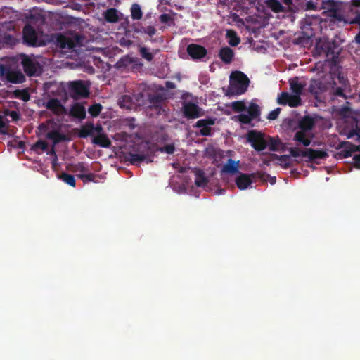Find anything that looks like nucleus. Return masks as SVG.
<instances>
[{
	"mask_svg": "<svg viewBox=\"0 0 360 360\" xmlns=\"http://www.w3.org/2000/svg\"><path fill=\"white\" fill-rule=\"evenodd\" d=\"M10 116L12 118L13 120H18L20 118L19 114L15 111H11L10 113Z\"/></svg>",
	"mask_w": 360,
	"mask_h": 360,
	"instance_id": "nucleus-59",
	"label": "nucleus"
},
{
	"mask_svg": "<svg viewBox=\"0 0 360 360\" xmlns=\"http://www.w3.org/2000/svg\"><path fill=\"white\" fill-rule=\"evenodd\" d=\"M215 119L209 117L201 119L196 122L193 125L195 128H200L199 134L203 136H210L212 134L211 126L215 124Z\"/></svg>",
	"mask_w": 360,
	"mask_h": 360,
	"instance_id": "nucleus-10",
	"label": "nucleus"
},
{
	"mask_svg": "<svg viewBox=\"0 0 360 360\" xmlns=\"http://www.w3.org/2000/svg\"><path fill=\"white\" fill-rule=\"evenodd\" d=\"M5 123L4 122V119L2 117V116L0 115V133L3 134H6V131L4 130V129L5 128Z\"/></svg>",
	"mask_w": 360,
	"mask_h": 360,
	"instance_id": "nucleus-57",
	"label": "nucleus"
},
{
	"mask_svg": "<svg viewBox=\"0 0 360 360\" xmlns=\"http://www.w3.org/2000/svg\"><path fill=\"white\" fill-rule=\"evenodd\" d=\"M46 108L56 115L67 114L66 108L58 98L49 99L46 104Z\"/></svg>",
	"mask_w": 360,
	"mask_h": 360,
	"instance_id": "nucleus-12",
	"label": "nucleus"
},
{
	"mask_svg": "<svg viewBox=\"0 0 360 360\" xmlns=\"http://www.w3.org/2000/svg\"><path fill=\"white\" fill-rule=\"evenodd\" d=\"M290 155L294 158L303 157L305 150H300L299 148L291 147L289 148Z\"/></svg>",
	"mask_w": 360,
	"mask_h": 360,
	"instance_id": "nucleus-49",
	"label": "nucleus"
},
{
	"mask_svg": "<svg viewBox=\"0 0 360 360\" xmlns=\"http://www.w3.org/2000/svg\"><path fill=\"white\" fill-rule=\"evenodd\" d=\"M129 160L132 165H136L144 160L152 162V160L144 154L130 153L129 154Z\"/></svg>",
	"mask_w": 360,
	"mask_h": 360,
	"instance_id": "nucleus-29",
	"label": "nucleus"
},
{
	"mask_svg": "<svg viewBox=\"0 0 360 360\" xmlns=\"http://www.w3.org/2000/svg\"><path fill=\"white\" fill-rule=\"evenodd\" d=\"M345 89L344 87H342V86L335 88V90H334L335 96H339V97H342V98H347V96L344 94V90Z\"/></svg>",
	"mask_w": 360,
	"mask_h": 360,
	"instance_id": "nucleus-52",
	"label": "nucleus"
},
{
	"mask_svg": "<svg viewBox=\"0 0 360 360\" xmlns=\"http://www.w3.org/2000/svg\"><path fill=\"white\" fill-rule=\"evenodd\" d=\"M290 89L293 94H290L288 92L283 91L278 95L277 103L282 105H289L291 108H296L302 104V99L300 98L302 91L306 86L304 82H300V79L295 77L289 80Z\"/></svg>",
	"mask_w": 360,
	"mask_h": 360,
	"instance_id": "nucleus-2",
	"label": "nucleus"
},
{
	"mask_svg": "<svg viewBox=\"0 0 360 360\" xmlns=\"http://www.w3.org/2000/svg\"><path fill=\"white\" fill-rule=\"evenodd\" d=\"M267 147L271 151H279L283 149V144L278 136L272 137L268 136L267 139Z\"/></svg>",
	"mask_w": 360,
	"mask_h": 360,
	"instance_id": "nucleus-21",
	"label": "nucleus"
},
{
	"mask_svg": "<svg viewBox=\"0 0 360 360\" xmlns=\"http://www.w3.org/2000/svg\"><path fill=\"white\" fill-rule=\"evenodd\" d=\"M359 119H360V113H359ZM354 134H355L356 135H357V136H358V137H359V138H360V128H359L358 126H356V129H354Z\"/></svg>",
	"mask_w": 360,
	"mask_h": 360,
	"instance_id": "nucleus-62",
	"label": "nucleus"
},
{
	"mask_svg": "<svg viewBox=\"0 0 360 360\" xmlns=\"http://www.w3.org/2000/svg\"><path fill=\"white\" fill-rule=\"evenodd\" d=\"M247 141L251 146L258 152L262 151L267 148V140L265 138L264 133L257 131L250 130L246 134Z\"/></svg>",
	"mask_w": 360,
	"mask_h": 360,
	"instance_id": "nucleus-4",
	"label": "nucleus"
},
{
	"mask_svg": "<svg viewBox=\"0 0 360 360\" xmlns=\"http://www.w3.org/2000/svg\"><path fill=\"white\" fill-rule=\"evenodd\" d=\"M71 171L72 172H80L81 174L89 172V167L83 162H79L77 164L72 165Z\"/></svg>",
	"mask_w": 360,
	"mask_h": 360,
	"instance_id": "nucleus-34",
	"label": "nucleus"
},
{
	"mask_svg": "<svg viewBox=\"0 0 360 360\" xmlns=\"http://www.w3.org/2000/svg\"><path fill=\"white\" fill-rule=\"evenodd\" d=\"M266 7L274 13H281L285 11V8L278 0H266Z\"/></svg>",
	"mask_w": 360,
	"mask_h": 360,
	"instance_id": "nucleus-28",
	"label": "nucleus"
},
{
	"mask_svg": "<svg viewBox=\"0 0 360 360\" xmlns=\"http://www.w3.org/2000/svg\"><path fill=\"white\" fill-rule=\"evenodd\" d=\"M160 20L162 23H167L172 20V18L169 14L164 13L160 15Z\"/></svg>",
	"mask_w": 360,
	"mask_h": 360,
	"instance_id": "nucleus-54",
	"label": "nucleus"
},
{
	"mask_svg": "<svg viewBox=\"0 0 360 360\" xmlns=\"http://www.w3.org/2000/svg\"><path fill=\"white\" fill-rule=\"evenodd\" d=\"M222 172L234 174L238 171V162H236L232 159H229L227 162L223 166L221 169Z\"/></svg>",
	"mask_w": 360,
	"mask_h": 360,
	"instance_id": "nucleus-24",
	"label": "nucleus"
},
{
	"mask_svg": "<svg viewBox=\"0 0 360 360\" xmlns=\"http://www.w3.org/2000/svg\"><path fill=\"white\" fill-rule=\"evenodd\" d=\"M136 105L134 98L130 95H122L119 99V105L121 108L130 110Z\"/></svg>",
	"mask_w": 360,
	"mask_h": 360,
	"instance_id": "nucleus-23",
	"label": "nucleus"
},
{
	"mask_svg": "<svg viewBox=\"0 0 360 360\" xmlns=\"http://www.w3.org/2000/svg\"><path fill=\"white\" fill-rule=\"evenodd\" d=\"M134 99H135L136 102L140 104L141 99L143 98V94L142 93H139L136 95H134Z\"/></svg>",
	"mask_w": 360,
	"mask_h": 360,
	"instance_id": "nucleus-58",
	"label": "nucleus"
},
{
	"mask_svg": "<svg viewBox=\"0 0 360 360\" xmlns=\"http://www.w3.org/2000/svg\"><path fill=\"white\" fill-rule=\"evenodd\" d=\"M68 91L75 98L87 97L89 94L88 86L82 80L70 82L68 84Z\"/></svg>",
	"mask_w": 360,
	"mask_h": 360,
	"instance_id": "nucleus-7",
	"label": "nucleus"
},
{
	"mask_svg": "<svg viewBox=\"0 0 360 360\" xmlns=\"http://www.w3.org/2000/svg\"><path fill=\"white\" fill-rule=\"evenodd\" d=\"M139 53L141 57L146 59L147 61L150 62L153 59V53L150 52L148 49L145 46H141L139 49Z\"/></svg>",
	"mask_w": 360,
	"mask_h": 360,
	"instance_id": "nucleus-43",
	"label": "nucleus"
},
{
	"mask_svg": "<svg viewBox=\"0 0 360 360\" xmlns=\"http://www.w3.org/2000/svg\"><path fill=\"white\" fill-rule=\"evenodd\" d=\"M360 9V0H352L350 11Z\"/></svg>",
	"mask_w": 360,
	"mask_h": 360,
	"instance_id": "nucleus-53",
	"label": "nucleus"
},
{
	"mask_svg": "<svg viewBox=\"0 0 360 360\" xmlns=\"http://www.w3.org/2000/svg\"><path fill=\"white\" fill-rule=\"evenodd\" d=\"M102 108L100 103H94L89 106L88 112L92 117H97L101 113Z\"/></svg>",
	"mask_w": 360,
	"mask_h": 360,
	"instance_id": "nucleus-40",
	"label": "nucleus"
},
{
	"mask_svg": "<svg viewBox=\"0 0 360 360\" xmlns=\"http://www.w3.org/2000/svg\"><path fill=\"white\" fill-rule=\"evenodd\" d=\"M22 65L24 72L27 75L30 77L36 75L37 69L39 68V63L37 62H34L27 56H25L22 60Z\"/></svg>",
	"mask_w": 360,
	"mask_h": 360,
	"instance_id": "nucleus-14",
	"label": "nucleus"
},
{
	"mask_svg": "<svg viewBox=\"0 0 360 360\" xmlns=\"http://www.w3.org/2000/svg\"><path fill=\"white\" fill-rule=\"evenodd\" d=\"M104 18L108 22H116L119 20L117 11L115 8H108L104 13Z\"/></svg>",
	"mask_w": 360,
	"mask_h": 360,
	"instance_id": "nucleus-30",
	"label": "nucleus"
},
{
	"mask_svg": "<svg viewBox=\"0 0 360 360\" xmlns=\"http://www.w3.org/2000/svg\"><path fill=\"white\" fill-rule=\"evenodd\" d=\"M231 108L234 112H243L247 110V106L244 101H234L231 104Z\"/></svg>",
	"mask_w": 360,
	"mask_h": 360,
	"instance_id": "nucleus-42",
	"label": "nucleus"
},
{
	"mask_svg": "<svg viewBox=\"0 0 360 360\" xmlns=\"http://www.w3.org/2000/svg\"><path fill=\"white\" fill-rule=\"evenodd\" d=\"M356 166L360 168V154H356L353 157Z\"/></svg>",
	"mask_w": 360,
	"mask_h": 360,
	"instance_id": "nucleus-61",
	"label": "nucleus"
},
{
	"mask_svg": "<svg viewBox=\"0 0 360 360\" xmlns=\"http://www.w3.org/2000/svg\"><path fill=\"white\" fill-rule=\"evenodd\" d=\"M315 124L314 120L309 115L304 116L299 120L297 129L312 133V129Z\"/></svg>",
	"mask_w": 360,
	"mask_h": 360,
	"instance_id": "nucleus-17",
	"label": "nucleus"
},
{
	"mask_svg": "<svg viewBox=\"0 0 360 360\" xmlns=\"http://www.w3.org/2000/svg\"><path fill=\"white\" fill-rule=\"evenodd\" d=\"M123 123H135L134 118H127L122 121Z\"/></svg>",
	"mask_w": 360,
	"mask_h": 360,
	"instance_id": "nucleus-63",
	"label": "nucleus"
},
{
	"mask_svg": "<svg viewBox=\"0 0 360 360\" xmlns=\"http://www.w3.org/2000/svg\"><path fill=\"white\" fill-rule=\"evenodd\" d=\"M307 10H315L316 6L313 3V1H308L306 4Z\"/></svg>",
	"mask_w": 360,
	"mask_h": 360,
	"instance_id": "nucleus-60",
	"label": "nucleus"
},
{
	"mask_svg": "<svg viewBox=\"0 0 360 360\" xmlns=\"http://www.w3.org/2000/svg\"><path fill=\"white\" fill-rule=\"evenodd\" d=\"M186 51L193 60H201L207 53V49L204 46L196 44L188 45Z\"/></svg>",
	"mask_w": 360,
	"mask_h": 360,
	"instance_id": "nucleus-11",
	"label": "nucleus"
},
{
	"mask_svg": "<svg viewBox=\"0 0 360 360\" xmlns=\"http://www.w3.org/2000/svg\"><path fill=\"white\" fill-rule=\"evenodd\" d=\"M344 41L340 37H335L330 41L328 38H321L316 42L315 50L318 55L324 56L328 59L331 71H337V79L339 84L347 89L349 87V82L343 73L340 70L339 55L342 51L341 44Z\"/></svg>",
	"mask_w": 360,
	"mask_h": 360,
	"instance_id": "nucleus-1",
	"label": "nucleus"
},
{
	"mask_svg": "<svg viewBox=\"0 0 360 360\" xmlns=\"http://www.w3.org/2000/svg\"><path fill=\"white\" fill-rule=\"evenodd\" d=\"M281 108H277L274 109V110L271 111L269 114L267 116V118L270 120H274L278 118L280 112H281Z\"/></svg>",
	"mask_w": 360,
	"mask_h": 360,
	"instance_id": "nucleus-50",
	"label": "nucleus"
},
{
	"mask_svg": "<svg viewBox=\"0 0 360 360\" xmlns=\"http://www.w3.org/2000/svg\"><path fill=\"white\" fill-rule=\"evenodd\" d=\"M46 137L49 139L52 140L54 144H57L67 140L66 136L57 130L50 131L47 133Z\"/></svg>",
	"mask_w": 360,
	"mask_h": 360,
	"instance_id": "nucleus-26",
	"label": "nucleus"
},
{
	"mask_svg": "<svg viewBox=\"0 0 360 360\" xmlns=\"http://www.w3.org/2000/svg\"><path fill=\"white\" fill-rule=\"evenodd\" d=\"M248 114L250 115L253 119H257L259 117L261 110L259 106L255 103H250L248 108H247Z\"/></svg>",
	"mask_w": 360,
	"mask_h": 360,
	"instance_id": "nucleus-31",
	"label": "nucleus"
},
{
	"mask_svg": "<svg viewBox=\"0 0 360 360\" xmlns=\"http://www.w3.org/2000/svg\"><path fill=\"white\" fill-rule=\"evenodd\" d=\"M184 116L187 119H196L203 115V110L197 104L184 102L182 108Z\"/></svg>",
	"mask_w": 360,
	"mask_h": 360,
	"instance_id": "nucleus-9",
	"label": "nucleus"
},
{
	"mask_svg": "<svg viewBox=\"0 0 360 360\" xmlns=\"http://www.w3.org/2000/svg\"><path fill=\"white\" fill-rule=\"evenodd\" d=\"M313 138V133H308L307 131L297 129V131L294 135L293 140L298 143L307 147L311 144Z\"/></svg>",
	"mask_w": 360,
	"mask_h": 360,
	"instance_id": "nucleus-13",
	"label": "nucleus"
},
{
	"mask_svg": "<svg viewBox=\"0 0 360 360\" xmlns=\"http://www.w3.org/2000/svg\"><path fill=\"white\" fill-rule=\"evenodd\" d=\"M158 150L167 154H173L175 151V146L174 143L165 145L163 147H160Z\"/></svg>",
	"mask_w": 360,
	"mask_h": 360,
	"instance_id": "nucleus-48",
	"label": "nucleus"
},
{
	"mask_svg": "<svg viewBox=\"0 0 360 360\" xmlns=\"http://www.w3.org/2000/svg\"><path fill=\"white\" fill-rule=\"evenodd\" d=\"M266 177H269V174L263 172H258L250 174L240 173L239 176L236 179V184L239 189L245 190L252 183V178H257L262 181H266Z\"/></svg>",
	"mask_w": 360,
	"mask_h": 360,
	"instance_id": "nucleus-5",
	"label": "nucleus"
},
{
	"mask_svg": "<svg viewBox=\"0 0 360 360\" xmlns=\"http://www.w3.org/2000/svg\"><path fill=\"white\" fill-rule=\"evenodd\" d=\"M103 129L100 124H97L96 126H94L93 124V129H92V135L93 137L98 134H103Z\"/></svg>",
	"mask_w": 360,
	"mask_h": 360,
	"instance_id": "nucleus-51",
	"label": "nucleus"
},
{
	"mask_svg": "<svg viewBox=\"0 0 360 360\" xmlns=\"http://www.w3.org/2000/svg\"><path fill=\"white\" fill-rule=\"evenodd\" d=\"M128 63H129V60L127 58H121L118 60V62L117 63V67L122 68V67L127 66Z\"/></svg>",
	"mask_w": 360,
	"mask_h": 360,
	"instance_id": "nucleus-55",
	"label": "nucleus"
},
{
	"mask_svg": "<svg viewBox=\"0 0 360 360\" xmlns=\"http://www.w3.org/2000/svg\"><path fill=\"white\" fill-rule=\"evenodd\" d=\"M59 179L63 180L65 183H66L67 184H68L72 187L75 186L76 181H75L74 176L72 174L63 172L59 176Z\"/></svg>",
	"mask_w": 360,
	"mask_h": 360,
	"instance_id": "nucleus-38",
	"label": "nucleus"
},
{
	"mask_svg": "<svg viewBox=\"0 0 360 360\" xmlns=\"http://www.w3.org/2000/svg\"><path fill=\"white\" fill-rule=\"evenodd\" d=\"M274 156L276 160L281 162V165L284 167L287 168L290 166V157L288 155H278L274 154Z\"/></svg>",
	"mask_w": 360,
	"mask_h": 360,
	"instance_id": "nucleus-41",
	"label": "nucleus"
},
{
	"mask_svg": "<svg viewBox=\"0 0 360 360\" xmlns=\"http://www.w3.org/2000/svg\"><path fill=\"white\" fill-rule=\"evenodd\" d=\"M304 153V158H307L309 162H317V160L326 159L328 157L327 152L321 150H314L312 148H306Z\"/></svg>",
	"mask_w": 360,
	"mask_h": 360,
	"instance_id": "nucleus-15",
	"label": "nucleus"
},
{
	"mask_svg": "<svg viewBox=\"0 0 360 360\" xmlns=\"http://www.w3.org/2000/svg\"><path fill=\"white\" fill-rule=\"evenodd\" d=\"M6 78L9 82L13 84L22 83L25 80V77L22 73L17 71H9Z\"/></svg>",
	"mask_w": 360,
	"mask_h": 360,
	"instance_id": "nucleus-27",
	"label": "nucleus"
},
{
	"mask_svg": "<svg viewBox=\"0 0 360 360\" xmlns=\"http://www.w3.org/2000/svg\"><path fill=\"white\" fill-rule=\"evenodd\" d=\"M92 143L103 148H109L111 145V141L105 134L94 136Z\"/></svg>",
	"mask_w": 360,
	"mask_h": 360,
	"instance_id": "nucleus-22",
	"label": "nucleus"
},
{
	"mask_svg": "<svg viewBox=\"0 0 360 360\" xmlns=\"http://www.w3.org/2000/svg\"><path fill=\"white\" fill-rule=\"evenodd\" d=\"M355 41L360 44V32L358 33L355 37Z\"/></svg>",
	"mask_w": 360,
	"mask_h": 360,
	"instance_id": "nucleus-64",
	"label": "nucleus"
},
{
	"mask_svg": "<svg viewBox=\"0 0 360 360\" xmlns=\"http://www.w3.org/2000/svg\"><path fill=\"white\" fill-rule=\"evenodd\" d=\"M77 176L84 183L94 181L96 177L95 174L93 173L79 174H77Z\"/></svg>",
	"mask_w": 360,
	"mask_h": 360,
	"instance_id": "nucleus-47",
	"label": "nucleus"
},
{
	"mask_svg": "<svg viewBox=\"0 0 360 360\" xmlns=\"http://www.w3.org/2000/svg\"><path fill=\"white\" fill-rule=\"evenodd\" d=\"M70 115L79 119L83 120L86 117V109L82 103H75L70 109Z\"/></svg>",
	"mask_w": 360,
	"mask_h": 360,
	"instance_id": "nucleus-18",
	"label": "nucleus"
},
{
	"mask_svg": "<svg viewBox=\"0 0 360 360\" xmlns=\"http://www.w3.org/2000/svg\"><path fill=\"white\" fill-rule=\"evenodd\" d=\"M148 101L151 106L154 107L158 112L160 113V110H162V103L164 101V98L160 94H150L148 96Z\"/></svg>",
	"mask_w": 360,
	"mask_h": 360,
	"instance_id": "nucleus-25",
	"label": "nucleus"
},
{
	"mask_svg": "<svg viewBox=\"0 0 360 360\" xmlns=\"http://www.w3.org/2000/svg\"><path fill=\"white\" fill-rule=\"evenodd\" d=\"M131 15L134 20H140L143 16L141 6L138 4H133L131 7Z\"/></svg>",
	"mask_w": 360,
	"mask_h": 360,
	"instance_id": "nucleus-33",
	"label": "nucleus"
},
{
	"mask_svg": "<svg viewBox=\"0 0 360 360\" xmlns=\"http://www.w3.org/2000/svg\"><path fill=\"white\" fill-rule=\"evenodd\" d=\"M13 95L15 98H20L25 102H27L30 99V93L27 89L15 90L13 92Z\"/></svg>",
	"mask_w": 360,
	"mask_h": 360,
	"instance_id": "nucleus-35",
	"label": "nucleus"
},
{
	"mask_svg": "<svg viewBox=\"0 0 360 360\" xmlns=\"http://www.w3.org/2000/svg\"><path fill=\"white\" fill-rule=\"evenodd\" d=\"M195 184L198 187L205 186L208 183V180L202 170H198L196 174Z\"/></svg>",
	"mask_w": 360,
	"mask_h": 360,
	"instance_id": "nucleus-32",
	"label": "nucleus"
},
{
	"mask_svg": "<svg viewBox=\"0 0 360 360\" xmlns=\"http://www.w3.org/2000/svg\"><path fill=\"white\" fill-rule=\"evenodd\" d=\"M325 90L326 86L319 79L311 80L309 91L316 100L319 98V95Z\"/></svg>",
	"mask_w": 360,
	"mask_h": 360,
	"instance_id": "nucleus-16",
	"label": "nucleus"
},
{
	"mask_svg": "<svg viewBox=\"0 0 360 360\" xmlns=\"http://www.w3.org/2000/svg\"><path fill=\"white\" fill-rule=\"evenodd\" d=\"M93 124H88L83 126L79 131V136L86 138L87 136H93L92 135Z\"/></svg>",
	"mask_w": 360,
	"mask_h": 360,
	"instance_id": "nucleus-39",
	"label": "nucleus"
},
{
	"mask_svg": "<svg viewBox=\"0 0 360 360\" xmlns=\"http://www.w3.org/2000/svg\"><path fill=\"white\" fill-rule=\"evenodd\" d=\"M227 37L229 38V44L232 46H236L239 44L240 39L237 36L236 32L233 30H228Z\"/></svg>",
	"mask_w": 360,
	"mask_h": 360,
	"instance_id": "nucleus-36",
	"label": "nucleus"
},
{
	"mask_svg": "<svg viewBox=\"0 0 360 360\" xmlns=\"http://www.w3.org/2000/svg\"><path fill=\"white\" fill-rule=\"evenodd\" d=\"M350 23L357 24L360 25V9H356L354 11H350Z\"/></svg>",
	"mask_w": 360,
	"mask_h": 360,
	"instance_id": "nucleus-44",
	"label": "nucleus"
},
{
	"mask_svg": "<svg viewBox=\"0 0 360 360\" xmlns=\"http://www.w3.org/2000/svg\"><path fill=\"white\" fill-rule=\"evenodd\" d=\"M339 148H342V150L338 153V155L341 158H347L351 156L353 151L359 150V146L352 145L348 141L340 143Z\"/></svg>",
	"mask_w": 360,
	"mask_h": 360,
	"instance_id": "nucleus-19",
	"label": "nucleus"
},
{
	"mask_svg": "<svg viewBox=\"0 0 360 360\" xmlns=\"http://www.w3.org/2000/svg\"><path fill=\"white\" fill-rule=\"evenodd\" d=\"M136 32H143L150 37H153L157 32L156 29L153 26L142 27L140 30H136Z\"/></svg>",
	"mask_w": 360,
	"mask_h": 360,
	"instance_id": "nucleus-46",
	"label": "nucleus"
},
{
	"mask_svg": "<svg viewBox=\"0 0 360 360\" xmlns=\"http://www.w3.org/2000/svg\"><path fill=\"white\" fill-rule=\"evenodd\" d=\"M236 120L243 124H249L254 120L250 115L248 114H240L236 117Z\"/></svg>",
	"mask_w": 360,
	"mask_h": 360,
	"instance_id": "nucleus-45",
	"label": "nucleus"
},
{
	"mask_svg": "<svg viewBox=\"0 0 360 360\" xmlns=\"http://www.w3.org/2000/svg\"><path fill=\"white\" fill-rule=\"evenodd\" d=\"M9 72V70L6 68V67L3 65L0 64V76L3 77L6 75L7 77V74Z\"/></svg>",
	"mask_w": 360,
	"mask_h": 360,
	"instance_id": "nucleus-56",
	"label": "nucleus"
},
{
	"mask_svg": "<svg viewBox=\"0 0 360 360\" xmlns=\"http://www.w3.org/2000/svg\"><path fill=\"white\" fill-rule=\"evenodd\" d=\"M249 84L250 79L245 73L238 70L234 71L230 75V83L226 95L233 96L243 94Z\"/></svg>",
	"mask_w": 360,
	"mask_h": 360,
	"instance_id": "nucleus-3",
	"label": "nucleus"
},
{
	"mask_svg": "<svg viewBox=\"0 0 360 360\" xmlns=\"http://www.w3.org/2000/svg\"><path fill=\"white\" fill-rule=\"evenodd\" d=\"M23 41L30 46H40L42 43L39 40L34 28L30 25H26L22 30Z\"/></svg>",
	"mask_w": 360,
	"mask_h": 360,
	"instance_id": "nucleus-8",
	"label": "nucleus"
},
{
	"mask_svg": "<svg viewBox=\"0 0 360 360\" xmlns=\"http://www.w3.org/2000/svg\"><path fill=\"white\" fill-rule=\"evenodd\" d=\"M219 56L223 63L229 64L233 60L234 52L229 46L222 47L219 49Z\"/></svg>",
	"mask_w": 360,
	"mask_h": 360,
	"instance_id": "nucleus-20",
	"label": "nucleus"
},
{
	"mask_svg": "<svg viewBox=\"0 0 360 360\" xmlns=\"http://www.w3.org/2000/svg\"><path fill=\"white\" fill-rule=\"evenodd\" d=\"M32 149L37 153H40L47 150L48 144L45 141L39 140L32 146Z\"/></svg>",
	"mask_w": 360,
	"mask_h": 360,
	"instance_id": "nucleus-37",
	"label": "nucleus"
},
{
	"mask_svg": "<svg viewBox=\"0 0 360 360\" xmlns=\"http://www.w3.org/2000/svg\"><path fill=\"white\" fill-rule=\"evenodd\" d=\"M82 41V37L75 34L72 37L59 34L56 39V44L61 49H72L78 46Z\"/></svg>",
	"mask_w": 360,
	"mask_h": 360,
	"instance_id": "nucleus-6",
	"label": "nucleus"
}]
</instances>
